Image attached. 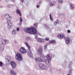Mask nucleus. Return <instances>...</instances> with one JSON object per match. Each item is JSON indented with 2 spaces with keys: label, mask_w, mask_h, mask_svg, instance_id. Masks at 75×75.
<instances>
[{
  "label": "nucleus",
  "mask_w": 75,
  "mask_h": 75,
  "mask_svg": "<svg viewBox=\"0 0 75 75\" xmlns=\"http://www.w3.org/2000/svg\"><path fill=\"white\" fill-rule=\"evenodd\" d=\"M4 17L7 19L8 20L7 21V25L8 28H11V27L13 26V24L11 22L10 20L11 19V17L9 16V15L7 14L6 15H4Z\"/></svg>",
  "instance_id": "nucleus-1"
},
{
  "label": "nucleus",
  "mask_w": 75,
  "mask_h": 75,
  "mask_svg": "<svg viewBox=\"0 0 75 75\" xmlns=\"http://www.w3.org/2000/svg\"><path fill=\"white\" fill-rule=\"evenodd\" d=\"M25 32L28 33L30 34H37V30L35 28L33 27L28 28H26Z\"/></svg>",
  "instance_id": "nucleus-2"
},
{
  "label": "nucleus",
  "mask_w": 75,
  "mask_h": 75,
  "mask_svg": "<svg viewBox=\"0 0 75 75\" xmlns=\"http://www.w3.org/2000/svg\"><path fill=\"white\" fill-rule=\"evenodd\" d=\"M24 43L25 44L26 46L28 48V56H29L30 57V58H33V53L31 52V51L30 50V49L31 48L30 46V45H29L28 42H25Z\"/></svg>",
  "instance_id": "nucleus-3"
},
{
  "label": "nucleus",
  "mask_w": 75,
  "mask_h": 75,
  "mask_svg": "<svg viewBox=\"0 0 75 75\" xmlns=\"http://www.w3.org/2000/svg\"><path fill=\"white\" fill-rule=\"evenodd\" d=\"M39 67L41 69H42L43 70H45V71L48 69V67H47L42 63H40L39 64Z\"/></svg>",
  "instance_id": "nucleus-4"
},
{
  "label": "nucleus",
  "mask_w": 75,
  "mask_h": 75,
  "mask_svg": "<svg viewBox=\"0 0 75 75\" xmlns=\"http://www.w3.org/2000/svg\"><path fill=\"white\" fill-rule=\"evenodd\" d=\"M43 58L45 61L46 62H48V63H50V62L51 60L50 55L49 54H47V56H44Z\"/></svg>",
  "instance_id": "nucleus-5"
},
{
  "label": "nucleus",
  "mask_w": 75,
  "mask_h": 75,
  "mask_svg": "<svg viewBox=\"0 0 75 75\" xmlns=\"http://www.w3.org/2000/svg\"><path fill=\"white\" fill-rule=\"evenodd\" d=\"M9 41L8 40H4L2 38L0 39V44H3V45H6V44H7V42H9Z\"/></svg>",
  "instance_id": "nucleus-6"
},
{
  "label": "nucleus",
  "mask_w": 75,
  "mask_h": 75,
  "mask_svg": "<svg viewBox=\"0 0 75 75\" xmlns=\"http://www.w3.org/2000/svg\"><path fill=\"white\" fill-rule=\"evenodd\" d=\"M15 58L17 59V61H20L23 59V57L22 56L20 55V54L18 53L16 54L15 56Z\"/></svg>",
  "instance_id": "nucleus-7"
},
{
  "label": "nucleus",
  "mask_w": 75,
  "mask_h": 75,
  "mask_svg": "<svg viewBox=\"0 0 75 75\" xmlns=\"http://www.w3.org/2000/svg\"><path fill=\"white\" fill-rule=\"evenodd\" d=\"M20 52L22 54H26L27 52V51H26V50L25 49V48L24 47H22L20 48L19 50Z\"/></svg>",
  "instance_id": "nucleus-8"
},
{
  "label": "nucleus",
  "mask_w": 75,
  "mask_h": 75,
  "mask_svg": "<svg viewBox=\"0 0 75 75\" xmlns=\"http://www.w3.org/2000/svg\"><path fill=\"white\" fill-rule=\"evenodd\" d=\"M11 65V66L13 69H14L16 67V64L14 61H11V62H9Z\"/></svg>",
  "instance_id": "nucleus-9"
},
{
  "label": "nucleus",
  "mask_w": 75,
  "mask_h": 75,
  "mask_svg": "<svg viewBox=\"0 0 75 75\" xmlns=\"http://www.w3.org/2000/svg\"><path fill=\"white\" fill-rule=\"evenodd\" d=\"M42 47H40L39 49L38 50V53L40 54V55H42Z\"/></svg>",
  "instance_id": "nucleus-10"
},
{
  "label": "nucleus",
  "mask_w": 75,
  "mask_h": 75,
  "mask_svg": "<svg viewBox=\"0 0 75 75\" xmlns=\"http://www.w3.org/2000/svg\"><path fill=\"white\" fill-rule=\"evenodd\" d=\"M57 37L59 38V39L62 38H64L65 39V35H64L63 34H61L58 35Z\"/></svg>",
  "instance_id": "nucleus-11"
},
{
  "label": "nucleus",
  "mask_w": 75,
  "mask_h": 75,
  "mask_svg": "<svg viewBox=\"0 0 75 75\" xmlns=\"http://www.w3.org/2000/svg\"><path fill=\"white\" fill-rule=\"evenodd\" d=\"M35 61L36 62H37V61L38 62H44V60L42 59L40 57H38L35 59Z\"/></svg>",
  "instance_id": "nucleus-12"
},
{
  "label": "nucleus",
  "mask_w": 75,
  "mask_h": 75,
  "mask_svg": "<svg viewBox=\"0 0 75 75\" xmlns=\"http://www.w3.org/2000/svg\"><path fill=\"white\" fill-rule=\"evenodd\" d=\"M70 42V38H69V37H67L65 40L66 44L67 45H68V44H69V43Z\"/></svg>",
  "instance_id": "nucleus-13"
},
{
  "label": "nucleus",
  "mask_w": 75,
  "mask_h": 75,
  "mask_svg": "<svg viewBox=\"0 0 75 75\" xmlns=\"http://www.w3.org/2000/svg\"><path fill=\"white\" fill-rule=\"evenodd\" d=\"M69 6L70 9L71 10H74L75 9V7H74V5L73 4H69Z\"/></svg>",
  "instance_id": "nucleus-14"
},
{
  "label": "nucleus",
  "mask_w": 75,
  "mask_h": 75,
  "mask_svg": "<svg viewBox=\"0 0 75 75\" xmlns=\"http://www.w3.org/2000/svg\"><path fill=\"white\" fill-rule=\"evenodd\" d=\"M10 57L9 56H6V62H10Z\"/></svg>",
  "instance_id": "nucleus-15"
},
{
  "label": "nucleus",
  "mask_w": 75,
  "mask_h": 75,
  "mask_svg": "<svg viewBox=\"0 0 75 75\" xmlns=\"http://www.w3.org/2000/svg\"><path fill=\"white\" fill-rule=\"evenodd\" d=\"M16 13H17L18 14H19L20 16H21V12H20L19 9H17L16 10Z\"/></svg>",
  "instance_id": "nucleus-16"
},
{
  "label": "nucleus",
  "mask_w": 75,
  "mask_h": 75,
  "mask_svg": "<svg viewBox=\"0 0 75 75\" xmlns=\"http://www.w3.org/2000/svg\"><path fill=\"white\" fill-rule=\"evenodd\" d=\"M10 74L11 75H16L17 74L16 73H15L14 72V71L13 70H11L10 71Z\"/></svg>",
  "instance_id": "nucleus-17"
},
{
  "label": "nucleus",
  "mask_w": 75,
  "mask_h": 75,
  "mask_svg": "<svg viewBox=\"0 0 75 75\" xmlns=\"http://www.w3.org/2000/svg\"><path fill=\"white\" fill-rule=\"evenodd\" d=\"M25 39L26 41H31V40H32V39L31 38L28 37L26 38Z\"/></svg>",
  "instance_id": "nucleus-18"
},
{
  "label": "nucleus",
  "mask_w": 75,
  "mask_h": 75,
  "mask_svg": "<svg viewBox=\"0 0 75 75\" xmlns=\"http://www.w3.org/2000/svg\"><path fill=\"white\" fill-rule=\"evenodd\" d=\"M17 30H13L12 31V34L13 35H16L17 34L16 32Z\"/></svg>",
  "instance_id": "nucleus-19"
},
{
  "label": "nucleus",
  "mask_w": 75,
  "mask_h": 75,
  "mask_svg": "<svg viewBox=\"0 0 75 75\" xmlns=\"http://www.w3.org/2000/svg\"><path fill=\"white\" fill-rule=\"evenodd\" d=\"M59 4L62 3H63V0H56Z\"/></svg>",
  "instance_id": "nucleus-20"
},
{
  "label": "nucleus",
  "mask_w": 75,
  "mask_h": 75,
  "mask_svg": "<svg viewBox=\"0 0 75 75\" xmlns=\"http://www.w3.org/2000/svg\"><path fill=\"white\" fill-rule=\"evenodd\" d=\"M37 40L38 42H42V39L40 38H39L37 39Z\"/></svg>",
  "instance_id": "nucleus-21"
},
{
  "label": "nucleus",
  "mask_w": 75,
  "mask_h": 75,
  "mask_svg": "<svg viewBox=\"0 0 75 75\" xmlns=\"http://www.w3.org/2000/svg\"><path fill=\"white\" fill-rule=\"evenodd\" d=\"M50 18L51 21H53V19H52V16H51V14H50Z\"/></svg>",
  "instance_id": "nucleus-22"
},
{
  "label": "nucleus",
  "mask_w": 75,
  "mask_h": 75,
  "mask_svg": "<svg viewBox=\"0 0 75 75\" xmlns=\"http://www.w3.org/2000/svg\"><path fill=\"white\" fill-rule=\"evenodd\" d=\"M50 43H55V40H50Z\"/></svg>",
  "instance_id": "nucleus-23"
},
{
  "label": "nucleus",
  "mask_w": 75,
  "mask_h": 75,
  "mask_svg": "<svg viewBox=\"0 0 75 75\" xmlns=\"http://www.w3.org/2000/svg\"><path fill=\"white\" fill-rule=\"evenodd\" d=\"M45 27H46V28H47V30H48V31H50V28L47 27V25L45 24Z\"/></svg>",
  "instance_id": "nucleus-24"
},
{
  "label": "nucleus",
  "mask_w": 75,
  "mask_h": 75,
  "mask_svg": "<svg viewBox=\"0 0 75 75\" xmlns=\"http://www.w3.org/2000/svg\"><path fill=\"white\" fill-rule=\"evenodd\" d=\"M50 6H53L54 5V4L52 2H51L50 3Z\"/></svg>",
  "instance_id": "nucleus-25"
},
{
  "label": "nucleus",
  "mask_w": 75,
  "mask_h": 75,
  "mask_svg": "<svg viewBox=\"0 0 75 75\" xmlns=\"http://www.w3.org/2000/svg\"><path fill=\"white\" fill-rule=\"evenodd\" d=\"M58 23H59L58 21H57L55 22H54V25H57V24Z\"/></svg>",
  "instance_id": "nucleus-26"
},
{
  "label": "nucleus",
  "mask_w": 75,
  "mask_h": 75,
  "mask_svg": "<svg viewBox=\"0 0 75 75\" xmlns=\"http://www.w3.org/2000/svg\"><path fill=\"white\" fill-rule=\"evenodd\" d=\"M14 6V5L13 4L8 5L7 6L8 7H11V6H12V7H13V6Z\"/></svg>",
  "instance_id": "nucleus-27"
},
{
  "label": "nucleus",
  "mask_w": 75,
  "mask_h": 75,
  "mask_svg": "<svg viewBox=\"0 0 75 75\" xmlns=\"http://www.w3.org/2000/svg\"><path fill=\"white\" fill-rule=\"evenodd\" d=\"M4 50V48L3 47H1L0 48V52H1L3 50Z\"/></svg>",
  "instance_id": "nucleus-28"
},
{
  "label": "nucleus",
  "mask_w": 75,
  "mask_h": 75,
  "mask_svg": "<svg viewBox=\"0 0 75 75\" xmlns=\"http://www.w3.org/2000/svg\"><path fill=\"white\" fill-rule=\"evenodd\" d=\"M34 26L36 27V28H37L38 27V26L37 25V23H35L34 24Z\"/></svg>",
  "instance_id": "nucleus-29"
},
{
  "label": "nucleus",
  "mask_w": 75,
  "mask_h": 75,
  "mask_svg": "<svg viewBox=\"0 0 75 75\" xmlns=\"http://www.w3.org/2000/svg\"><path fill=\"white\" fill-rule=\"evenodd\" d=\"M3 65V63L1 62H0V67H1Z\"/></svg>",
  "instance_id": "nucleus-30"
},
{
  "label": "nucleus",
  "mask_w": 75,
  "mask_h": 75,
  "mask_svg": "<svg viewBox=\"0 0 75 75\" xmlns=\"http://www.w3.org/2000/svg\"><path fill=\"white\" fill-rule=\"evenodd\" d=\"M47 48V44H46L44 47V49L45 50L46 48Z\"/></svg>",
  "instance_id": "nucleus-31"
},
{
  "label": "nucleus",
  "mask_w": 75,
  "mask_h": 75,
  "mask_svg": "<svg viewBox=\"0 0 75 75\" xmlns=\"http://www.w3.org/2000/svg\"><path fill=\"white\" fill-rule=\"evenodd\" d=\"M20 22H23V20L22 19V18L21 17H20Z\"/></svg>",
  "instance_id": "nucleus-32"
},
{
  "label": "nucleus",
  "mask_w": 75,
  "mask_h": 75,
  "mask_svg": "<svg viewBox=\"0 0 75 75\" xmlns=\"http://www.w3.org/2000/svg\"><path fill=\"white\" fill-rule=\"evenodd\" d=\"M45 40L46 41H49V39L48 38H45Z\"/></svg>",
  "instance_id": "nucleus-33"
},
{
  "label": "nucleus",
  "mask_w": 75,
  "mask_h": 75,
  "mask_svg": "<svg viewBox=\"0 0 75 75\" xmlns=\"http://www.w3.org/2000/svg\"><path fill=\"white\" fill-rule=\"evenodd\" d=\"M37 34L38 35H40V36H41V34L40 33H37Z\"/></svg>",
  "instance_id": "nucleus-34"
},
{
  "label": "nucleus",
  "mask_w": 75,
  "mask_h": 75,
  "mask_svg": "<svg viewBox=\"0 0 75 75\" xmlns=\"http://www.w3.org/2000/svg\"><path fill=\"white\" fill-rule=\"evenodd\" d=\"M16 30L17 31H19V30H20V28H16Z\"/></svg>",
  "instance_id": "nucleus-35"
},
{
  "label": "nucleus",
  "mask_w": 75,
  "mask_h": 75,
  "mask_svg": "<svg viewBox=\"0 0 75 75\" xmlns=\"http://www.w3.org/2000/svg\"><path fill=\"white\" fill-rule=\"evenodd\" d=\"M35 38L36 39H37H37H38V38H37V35H35Z\"/></svg>",
  "instance_id": "nucleus-36"
},
{
  "label": "nucleus",
  "mask_w": 75,
  "mask_h": 75,
  "mask_svg": "<svg viewBox=\"0 0 75 75\" xmlns=\"http://www.w3.org/2000/svg\"><path fill=\"white\" fill-rule=\"evenodd\" d=\"M10 1L11 2H13V3H14V2H15V1H14V0L13 1L12 0H11Z\"/></svg>",
  "instance_id": "nucleus-37"
},
{
  "label": "nucleus",
  "mask_w": 75,
  "mask_h": 75,
  "mask_svg": "<svg viewBox=\"0 0 75 75\" xmlns=\"http://www.w3.org/2000/svg\"><path fill=\"white\" fill-rule=\"evenodd\" d=\"M67 33H71V31H70L69 30H67Z\"/></svg>",
  "instance_id": "nucleus-38"
},
{
  "label": "nucleus",
  "mask_w": 75,
  "mask_h": 75,
  "mask_svg": "<svg viewBox=\"0 0 75 75\" xmlns=\"http://www.w3.org/2000/svg\"><path fill=\"white\" fill-rule=\"evenodd\" d=\"M36 7L37 8H39V7H40V6L37 5H36Z\"/></svg>",
  "instance_id": "nucleus-39"
},
{
  "label": "nucleus",
  "mask_w": 75,
  "mask_h": 75,
  "mask_svg": "<svg viewBox=\"0 0 75 75\" xmlns=\"http://www.w3.org/2000/svg\"><path fill=\"white\" fill-rule=\"evenodd\" d=\"M57 8H58V9H60V7L59 6H58L57 7Z\"/></svg>",
  "instance_id": "nucleus-40"
},
{
  "label": "nucleus",
  "mask_w": 75,
  "mask_h": 75,
  "mask_svg": "<svg viewBox=\"0 0 75 75\" xmlns=\"http://www.w3.org/2000/svg\"><path fill=\"white\" fill-rule=\"evenodd\" d=\"M6 2H8V1H9V0H5Z\"/></svg>",
  "instance_id": "nucleus-41"
},
{
  "label": "nucleus",
  "mask_w": 75,
  "mask_h": 75,
  "mask_svg": "<svg viewBox=\"0 0 75 75\" xmlns=\"http://www.w3.org/2000/svg\"><path fill=\"white\" fill-rule=\"evenodd\" d=\"M49 67H51V64H50L49 65H48Z\"/></svg>",
  "instance_id": "nucleus-42"
},
{
  "label": "nucleus",
  "mask_w": 75,
  "mask_h": 75,
  "mask_svg": "<svg viewBox=\"0 0 75 75\" xmlns=\"http://www.w3.org/2000/svg\"><path fill=\"white\" fill-rule=\"evenodd\" d=\"M21 2H23L24 0H21Z\"/></svg>",
  "instance_id": "nucleus-43"
},
{
  "label": "nucleus",
  "mask_w": 75,
  "mask_h": 75,
  "mask_svg": "<svg viewBox=\"0 0 75 75\" xmlns=\"http://www.w3.org/2000/svg\"><path fill=\"white\" fill-rule=\"evenodd\" d=\"M50 69V71H52V69H51V68Z\"/></svg>",
  "instance_id": "nucleus-44"
},
{
  "label": "nucleus",
  "mask_w": 75,
  "mask_h": 75,
  "mask_svg": "<svg viewBox=\"0 0 75 75\" xmlns=\"http://www.w3.org/2000/svg\"><path fill=\"white\" fill-rule=\"evenodd\" d=\"M14 42H15V43H16V41H14Z\"/></svg>",
  "instance_id": "nucleus-45"
},
{
  "label": "nucleus",
  "mask_w": 75,
  "mask_h": 75,
  "mask_svg": "<svg viewBox=\"0 0 75 75\" xmlns=\"http://www.w3.org/2000/svg\"><path fill=\"white\" fill-rule=\"evenodd\" d=\"M70 73H71V70L70 71Z\"/></svg>",
  "instance_id": "nucleus-46"
},
{
  "label": "nucleus",
  "mask_w": 75,
  "mask_h": 75,
  "mask_svg": "<svg viewBox=\"0 0 75 75\" xmlns=\"http://www.w3.org/2000/svg\"><path fill=\"white\" fill-rule=\"evenodd\" d=\"M59 71H61V70H59Z\"/></svg>",
  "instance_id": "nucleus-47"
},
{
  "label": "nucleus",
  "mask_w": 75,
  "mask_h": 75,
  "mask_svg": "<svg viewBox=\"0 0 75 75\" xmlns=\"http://www.w3.org/2000/svg\"><path fill=\"white\" fill-rule=\"evenodd\" d=\"M47 0V1H50V0Z\"/></svg>",
  "instance_id": "nucleus-48"
},
{
  "label": "nucleus",
  "mask_w": 75,
  "mask_h": 75,
  "mask_svg": "<svg viewBox=\"0 0 75 75\" xmlns=\"http://www.w3.org/2000/svg\"><path fill=\"white\" fill-rule=\"evenodd\" d=\"M39 3H40V2H39Z\"/></svg>",
  "instance_id": "nucleus-49"
},
{
  "label": "nucleus",
  "mask_w": 75,
  "mask_h": 75,
  "mask_svg": "<svg viewBox=\"0 0 75 75\" xmlns=\"http://www.w3.org/2000/svg\"><path fill=\"white\" fill-rule=\"evenodd\" d=\"M55 3H56V2H55Z\"/></svg>",
  "instance_id": "nucleus-50"
},
{
  "label": "nucleus",
  "mask_w": 75,
  "mask_h": 75,
  "mask_svg": "<svg viewBox=\"0 0 75 75\" xmlns=\"http://www.w3.org/2000/svg\"><path fill=\"white\" fill-rule=\"evenodd\" d=\"M1 0H0V1H1Z\"/></svg>",
  "instance_id": "nucleus-51"
}]
</instances>
